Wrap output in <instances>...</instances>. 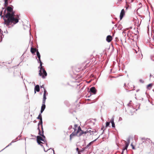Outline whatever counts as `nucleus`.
<instances>
[{"label":"nucleus","mask_w":154,"mask_h":154,"mask_svg":"<svg viewBox=\"0 0 154 154\" xmlns=\"http://www.w3.org/2000/svg\"><path fill=\"white\" fill-rule=\"evenodd\" d=\"M7 10L8 12L4 17L5 24L8 26L11 23L15 24L17 23L20 19L19 16L18 15H15L14 12H13V9L11 7H8Z\"/></svg>","instance_id":"1"},{"label":"nucleus","mask_w":154,"mask_h":154,"mask_svg":"<svg viewBox=\"0 0 154 154\" xmlns=\"http://www.w3.org/2000/svg\"><path fill=\"white\" fill-rule=\"evenodd\" d=\"M38 129L39 130L38 134L42 136V137L40 136H38L37 137V140L38 143L42 146H43V144L47 145L46 141L45 139V137L43 135V129H42V132H41L40 130L39 127L38 128Z\"/></svg>","instance_id":"2"},{"label":"nucleus","mask_w":154,"mask_h":154,"mask_svg":"<svg viewBox=\"0 0 154 154\" xmlns=\"http://www.w3.org/2000/svg\"><path fill=\"white\" fill-rule=\"evenodd\" d=\"M75 131L76 134V136L80 137L83 134H85L89 131H88V130H87L86 131H84L81 129L80 126H79L77 129V130Z\"/></svg>","instance_id":"3"},{"label":"nucleus","mask_w":154,"mask_h":154,"mask_svg":"<svg viewBox=\"0 0 154 154\" xmlns=\"http://www.w3.org/2000/svg\"><path fill=\"white\" fill-rule=\"evenodd\" d=\"M39 74L43 79H45L47 75V73L45 69L40 70Z\"/></svg>","instance_id":"4"},{"label":"nucleus","mask_w":154,"mask_h":154,"mask_svg":"<svg viewBox=\"0 0 154 154\" xmlns=\"http://www.w3.org/2000/svg\"><path fill=\"white\" fill-rule=\"evenodd\" d=\"M41 113H40L38 117H37V119H39L40 120V121L38 123V127H39V126L40 125H41L42 129L43 128V126H42V116L41 115Z\"/></svg>","instance_id":"5"},{"label":"nucleus","mask_w":154,"mask_h":154,"mask_svg":"<svg viewBox=\"0 0 154 154\" xmlns=\"http://www.w3.org/2000/svg\"><path fill=\"white\" fill-rule=\"evenodd\" d=\"M128 142H127L125 141V148L123 149L122 151V152L121 154H123V153L125 149L126 150H127V148L129 144V143H130V139H128L127 140Z\"/></svg>","instance_id":"6"},{"label":"nucleus","mask_w":154,"mask_h":154,"mask_svg":"<svg viewBox=\"0 0 154 154\" xmlns=\"http://www.w3.org/2000/svg\"><path fill=\"white\" fill-rule=\"evenodd\" d=\"M46 100H42V104L41 106V113H42L45 110V104Z\"/></svg>","instance_id":"7"},{"label":"nucleus","mask_w":154,"mask_h":154,"mask_svg":"<svg viewBox=\"0 0 154 154\" xmlns=\"http://www.w3.org/2000/svg\"><path fill=\"white\" fill-rule=\"evenodd\" d=\"M76 136V134L75 131H74L70 135L69 140L71 141L72 139Z\"/></svg>","instance_id":"8"},{"label":"nucleus","mask_w":154,"mask_h":154,"mask_svg":"<svg viewBox=\"0 0 154 154\" xmlns=\"http://www.w3.org/2000/svg\"><path fill=\"white\" fill-rule=\"evenodd\" d=\"M90 91L94 94H95L96 93V90L94 87H92L90 89Z\"/></svg>","instance_id":"9"},{"label":"nucleus","mask_w":154,"mask_h":154,"mask_svg":"<svg viewBox=\"0 0 154 154\" xmlns=\"http://www.w3.org/2000/svg\"><path fill=\"white\" fill-rule=\"evenodd\" d=\"M125 14V11L124 9H122L120 13V19L121 20L123 16Z\"/></svg>","instance_id":"10"},{"label":"nucleus","mask_w":154,"mask_h":154,"mask_svg":"<svg viewBox=\"0 0 154 154\" xmlns=\"http://www.w3.org/2000/svg\"><path fill=\"white\" fill-rule=\"evenodd\" d=\"M46 94L47 95L48 94V93L47 92L45 88H44V94H43V100H46Z\"/></svg>","instance_id":"11"},{"label":"nucleus","mask_w":154,"mask_h":154,"mask_svg":"<svg viewBox=\"0 0 154 154\" xmlns=\"http://www.w3.org/2000/svg\"><path fill=\"white\" fill-rule=\"evenodd\" d=\"M112 40V38L111 35H109L107 36L106 38V40L108 42H110Z\"/></svg>","instance_id":"12"},{"label":"nucleus","mask_w":154,"mask_h":154,"mask_svg":"<svg viewBox=\"0 0 154 154\" xmlns=\"http://www.w3.org/2000/svg\"><path fill=\"white\" fill-rule=\"evenodd\" d=\"M40 91L39 86L38 85H36L35 88V92L36 93V91L39 92Z\"/></svg>","instance_id":"13"},{"label":"nucleus","mask_w":154,"mask_h":154,"mask_svg":"<svg viewBox=\"0 0 154 154\" xmlns=\"http://www.w3.org/2000/svg\"><path fill=\"white\" fill-rule=\"evenodd\" d=\"M32 54H34L37 51L36 48H34L32 47L31 48L30 50Z\"/></svg>","instance_id":"14"},{"label":"nucleus","mask_w":154,"mask_h":154,"mask_svg":"<svg viewBox=\"0 0 154 154\" xmlns=\"http://www.w3.org/2000/svg\"><path fill=\"white\" fill-rule=\"evenodd\" d=\"M39 61V63H40V70L45 69L43 68V67L42 66V62H41V60Z\"/></svg>","instance_id":"15"},{"label":"nucleus","mask_w":154,"mask_h":154,"mask_svg":"<svg viewBox=\"0 0 154 154\" xmlns=\"http://www.w3.org/2000/svg\"><path fill=\"white\" fill-rule=\"evenodd\" d=\"M36 54H37V55L38 58V60L39 61L41 60V59H40L41 56H40V54L39 53V52L38 51H37V52H36Z\"/></svg>","instance_id":"16"},{"label":"nucleus","mask_w":154,"mask_h":154,"mask_svg":"<svg viewBox=\"0 0 154 154\" xmlns=\"http://www.w3.org/2000/svg\"><path fill=\"white\" fill-rule=\"evenodd\" d=\"M78 127V125L77 124H75L74 126V128H73L74 131H75L77 130Z\"/></svg>","instance_id":"17"},{"label":"nucleus","mask_w":154,"mask_h":154,"mask_svg":"<svg viewBox=\"0 0 154 154\" xmlns=\"http://www.w3.org/2000/svg\"><path fill=\"white\" fill-rule=\"evenodd\" d=\"M97 140V139L95 140H94V141H92L91 142H90L88 145V146H89L91 145V144H92L96 140Z\"/></svg>","instance_id":"18"},{"label":"nucleus","mask_w":154,"mask_h":154,"mask_svg":"<svg viewBox=\"0 0 154 154\" xmlns=\"http://www.w3.org/2000/svg\"><path fill=\"white\" fill-rule=\"evenodd\" d=\"M8 1H5V7H6L8 6Z\"/></svg>","instance_id":"19"},{"label":"nucleus","mask_w":154,"mask_h":154,"mask_svg":"<svg viewBox=\"0 0 154 154\" xmlns=\"http://www.w3.org/2000/svg\"><path fill=\"white\" fill-rule=\"evenodd\" d=\"M114 117H112V118L110 120L109 122H111V123H112V122H114Z\"/></svg>","instance_id":"20"},{"label":"nucleus","mask_w":154,"mask_h":154,"mask_svg":"<svg viewBox=\"0 0 154 154\" xmlns=\"http://www.w3.org/2000/svg\"><path fill=\"white\" fill-rule=\"evenodd\" d=\"M110 122H107L106 123V127H108L110 124Z\"/></svg>","instance_id":"21"},{"label":"nucleus","mask_w":154,"mask_h":154,"mask_svg":"<svg viewBox=\"0 0 154 154\" xmlns=\"http://www.w3.org/2000/svg\"><path fill=\"white\" fill-rule=\"evenodd\" d=\"M152 86V84H149V85H147V88H151Z\"/></svg>","instance_id":"22"},{"label":"nucleus","mask_w":154,"mask_h":154,"mask_svg":"<svg viewBox=\"0 0 154 154\" xmlns=\"http://www.w3.org/2000/svg\"><path fill=\"white\" fill-rule=\"evenodd\" d=\"M88 130V131H89L88 132V133L89 132L90 134H91V135L93 134L94 132V131H91V130H89V131Z\"/></svg>","instance_id":"23"},{"label":"nucleus","mask_w":154,"mask_h":154,"mask_svg":"<svg viewBox=\"0 0 154 154\" xmlns=\"http://www.w3.org/2000/svg\"><path fill=\"white\" fill-rule=\"evenodd\" d=\"M131 146H132V149H135L134 146L132 144V143H131Z\"/></svg>","instance_id":"24"},{"label":"nucleus","mask_w":154,"mask_h":154,"mask_svg":"<svg viewBox=\"0 0 154 154\" xmlns=\"http://www.w3.org/2000/svg\"><path fill=\"white\" fill-rule=\"evenodd\" d=\"M112 128L115 127V124L114 122H112Z\"/></svg>","instance_id":"25"},{"label":"nucleus","mask_w":154,"mask_h":154,"mask_svg":"<svg viewBox=\"0 0 154 154\" xmlns=\"http://www.w3.org/2000/svg\"><path fill=\"white\" fill-rule=\"evenodd\" d=\"M139 81L140 83H143L144 82V81L143 79H140L139 80Z\"/></svg>","instance_id":"26"},{"label":"nucleus","mask_w":154,"mask_h":154,"mask_svg":"<svg viewBox=\"0 0 154 154\" xmlns=\"http://www.w3.org/2000/svg\"><path fill=\"white\" fill-rule=\"evenodd\" d=\"M40 87H41V88H43L44 89V88H45L43 85H42V86H41Z\"/></svg>","instance_id":"27"},{"label":"nucleus","mask_w":154,"mask_h":154,"mask_svg":"<svg viewBox=\"0 0 154 154\" xmlns=\"http://www.w3.org/2000/svg\"><path fill=\"white\" fill-rule=\"evenodd\" d=\"M2 11H1L0 13V15L1 16V17H2Z\"/></svg>","instance_id":"28"},{"label":"nucleus","mask_w":154,"mask_h":154,"mask_svg":"<svg viewBox=\"0 0 154 154\" xmlns=\"http://www.w3.org/2000/svg\"><path fill=\"white\" fill-rule=\"evenodd\" d=\"M76 150H77V151H78V153H79V149L78 148H76Z\"/></svg>","instance_id":"29"},{"label":"nucleus","mask_w":154,"mask_h":154,"mask_svg":"<svg viewBox=\"0 0 154 154\" xmlns=\"http://www.w3.org/2000/svg\"><path fill=\"white\" fill-rule=\"evenodd\" d=\"M89 146H88V145L85 147V148L87 149Z\"/></svg>","instance_id":"30"},{"label":"nucleus","mask_w":154,"mask_h":154,"mask_svg":"<svg viewBox=\"0 0 154 154\" xmlns=\"http://www.w3.org/2000/svg\"><path fill=\"white\" fill-rule=\"evenodd\" d=\"M6 11V9H5V11Z\"/></svg>","instance_id":"31"},{"label":"nucleus","mask_w":154,"mask_h":154,"mask_svg":"<svg viewBox=\"0 0 154 154\" xmlns=\"http://www.w3.org/2000/svg\"><path fill=\"white\" fill-rule=\"evenodd\" d=\"M150 76H151V74H150Z\"/></svg>","instance_id":"32"},{"label":"nucleus","mask_w":154,"mask_h":154,"mask_svg":"<svg viewBox=\"0 0 154 154\" xmlns=\"http://www.w3.org/2000/svg\"><path fill=\"white\" fill-rule=\"evenodd\" d=\"M8 0H5V1H8Z\"/></svg>","instance_id":"33"}]
</instances>
